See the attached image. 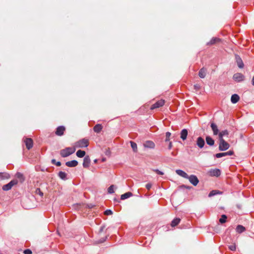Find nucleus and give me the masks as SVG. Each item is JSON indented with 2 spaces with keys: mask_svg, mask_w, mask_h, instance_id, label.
<instances>
[{
  "mask_svg": "<svg viewBox=\"0 0 254 254\" xmlns=\"http://www.w3.org/2000/svg\"><path fill=\"white\" fill-rule=\"evenodd\" d=\"M75 151V148L66 147L61 150L60 155L63 157H66L73 154Z\"/></svg>",
  "mask_w": 254,
  "mask_h": 254,
  "instance_id": "obj_1",
  "label": "nucleus"
},
{
  "mask_svg": "<svg viewBox=\"0 0 254 254\" xmlns=\"http://www.w3.org/2000/svg\"><path fill=\"white\" fill-rule=\"evenodd\" d=\"M219 150L220 151H226L230 147V144L226 142L223 138L219 139Z\"/></svg>",
  "mask_w": 254,
  "mask_h": 254,
  "instance_id": "obj_2",
  "label": "nucleus"
},
{
  "mask_svg": "<svg viewBox=\"0 0 254 254\" xmlns=\"http://www.w3.org/2000/svg\"><path fill=\"white\" fill-rule=\"evenodd\" d=\"M18 183V181L16 180H13L11 181L8 184L4 185L2 186V189L4 191H8L11 189L12 187L16 185Z\"/></svg>",
  "mask_w": 254,
  "mask_h": 254,
  "instance_id": "obj_3",
  "label": "nucleus"
},
{
  "mask_svg": "<svg viewBox=\"0 0 254 254\" xmlns=\"http://www.w3.org/2000/svg\"><path fill=\"white\" fill-rule=\"evenodd\" d=\"M75 144L76 146L79 148L87 147L88 145V141L87 139L83 138L76 142Z\"/></svg>",
  "mask_w": 254,
  "mask_h": 254,
  "instance_id": "obj_4",
  "label": "nucleus"
},
{
  "mask_svg": "<svg viewBox=\"0 0 254 254\" xmlns=\"http://www.w3.org/2000/svg\"><path fill=\"white\" fill-rule=\"evenodd\" d=\"M187 179H189L190 182L194 186H196L199 183L198 178L194 175H188V178H187Z\"/></svg>",
  "mask_w": 254,
  "mask_h": 254,
  "instance_id": "obj_5",
  "label": "nucleus"
},
{
  "mask_svg": "<svg viewBox=\"0 0 254 254\" xmlns=\"http://www.w3.org/2000/svg\"><path fill=\"white\" fill-rule=\"evenodd\" d=\"M208 174L211 177H219L221 175V171L219 169H211L208 171Z\"/></svg>",
  "mask_w": 254,
  "mask_h": 254,
  "instance_id": "obj_6",
  "label": "nucleus"
},
{
  "mask_svg": "<svg viewBox=\"0 0 254 254\" xmlns=\"http://www.w3.org/2000/svg\"><path fill=\"white\" fill-rule=\"evenodd\" d=\"M233 79L237 82H241L245 79V76L241 73H236L233 75Z\"/></svg>",
  "mask_w": 254,
  "mask_h": 254,
  "instance_id": "obj_7",
  "label": "nucleus"
},
{
  "mask_svg": "<svg viewBox=\"0 0 254 254\" xmlns=\"http://www.w3.org/2000/svg\"><path fill=\"white\" fill-rule=\"evenodd\" d=\"M65 130V128L64 126H59L56 128L55 134L58 136H62L64 135Z\"/></svg>",
  "mask_w": 254,
  "mask_h": 254,
  "instance_id": "obj_8",
  "label": "nucleus"
},
{
  "mask_svg": "<svg viewBox=\"0 0 254 254\" xmlns=\"http://www.w3.org/2000/svg\"><path fill=\"white\" fill-rule=\"evenodd\" d=\"M165 104V101L164 100H160L156 102L155 103L153 104L150 109L153 110L154 109L162 107Z\"/></svg>",
  "mask_w": 254,
  "mask_h": 254,
  "instance_id": "obj_9",
  "label": "nucleus"
},
{
  "mask_svg": "<svg viewBox=\"0 0 254 254\" xmlns=\"http://www.w3.org/2000/svg\"><path fill=\"white\" fill-rule=\"evenodd\" d=\"M235 60L238 67L240 68H243L244 66V64L241 58L239 55H235Z\"/></svg>",
  "mask_w": 254,
  "mask_h": 254,
  "instance_id": "obj_10",
  "label": "nucleus"
},
{
  "mask_svg": "<svg viewBox=\"0 0 254 254\" xmlns=\"http://www.w3.org/2000/svg\"><path fill=\"white\" fill-rule=\"evenodd\" d=\"M196 145L200 148H202L205 145V141L201 137H198L196 140Z\"/></svg>",
  "mask_w": 254,
  "mask_h": 254,
  "instance_id": "obj_11",
  "label": "nucleus"
},
{
  "mask_svg": "<svg viewBox=\"0 0 254 254\" xmlns=\"http://www.w3.org/2000/svg\"><path fill=\"white\" fill-rule=\"evenodd\" d=\"M90 158L89 156H86L83 159V167L84 168H87L89 167L90 164Z\"/></svg>",
  "mask_w": 254,
  "mask_h": 254,
  "instance_id": "obj_12",
  "label": "nucleus"
},
{
  "mask_svg": "<svg viewBox=\"0 0 254 254\" xmlns=\"http://www.w3.org/2000/svg\"><path fill=\"white\" fill-rule=\"evenodd\" d=\"M143 145H144V147H145V148H151V149L154 148L155 146L154 143L152 141H151V140L146 141L144 143Z\"/></svg>",
  "mask_w": 254,
  "mask_h": 254,
  "instance_id": "obj_13",
  "label": "nucleus"
},
{
  "mask_svg": "<svg viewBox=\"0 0 254 254\" xmlns=\"http://www.w3.org/2000/svg\"><path fill=\"white\" fill-rule=\"evenodd\" d=\"M26 148L29 150L33 147V140L30 138H26L24 141Z\"/></svg>",
  "mask_w": 254,
  "mask_h": 254,
  "instance_id": "obj_14",
  "label": "nucleus"
},
{
  "mask_svg": "<svg viewBox=\"0 0 254 254\" xmlns=\"http://www.w3.org/2000/svg\"><path fill=\"white\" fill-rule=\"evenodd\" d=\"M211 128L213 131V135H218L219 132L217 126L214 123H211L210 124Z\"/></svg>",
  "mask_w": 254,
  "mask_h": 254,
  "instance_id": "obj_15",
  "label": "nucleus"
},
{
  "mask_svg": "<svg viewBox=\"0 0 254 254\" xmlns=\"http://www.w3.org/2000/svg\"><path fill=\"white\" fill-rule=\"evenodd\" d=\"M206 144L210 146H212L214 145V140L210 136H206L205 138Z\"/></svg>",
  "mask_w": 254,
  "mask_h": 254,
  "instance_id": "obj_16",
  "label": "nucleus"
},
{
  "mask_svg": "<svg viewBox=\"0 0 254 254\" xmlns=\"http://www.w3.org/2000/svg\"><path fill=\"white\" fill-rule=\"evenodd\" d=\"M65 165L69 167H74L78 165V162L76 160H73L66 162Z\"/></svg>",
  "mask_w": 254,
  "mask_h": 254,
  "instance_id": "obj_17",
  "label": "nucleus"
},
{
  "mask_svg": "<svg viewBox=\"0 0 254 254\" xmlns=\"http://www.w3.org/2000/svg\"><path fill=\"white\" fill-rule=\"evenodd\" d=\"M176 173L179 176L187 179V178H188V175L184 171L180 170V169H177L176 170Z\"/></svg>",
  "mask_w": 254,
  "mask_h": 254,
  "instance_id": "obj_18",
  "label": "nucleus"
},
{
  "mask_svg": "<svg viewBox=\"0 0 254 254\" xmlns=\"http://www.w3.org/2000/svg\"><path fill=\"white\" fill-rule=\"evenodd\" d=\"M240 99L239 95L237 94H234L231 96V101L233 104L237 103Z\"/></svg>",
  "mask_w": 254,
  "mask_h": 254,
  "instance_id": "obj_19",
  "label": "nucleus"
},
{
  "mask_svg": "<svg viewBox=\"0 0 254 254\" xmlns=\"http://www.w3.org/2000/svg\"><path fill=\"white\" fill-rule=\"evenodd\" d=\"M188 131L187 129H183L181 132V138L182 140H185L187 139Z\"/></svg>",
  "mask_w": 254,
  "mask_h": 254,
  "instance_id": "obj_20",
  "label": "nucleus"
},
{
  "mask_svg": "<svg viewBox=\"0 0 254 254\" xmlns=\"http://www.w3.org/2000/svg\"><path fill=\"white\" fill-rule=\"evenodd\" d=\"M10 177V176L8 173L6 172H0V181L8 179Z\"/></svg>",
  "mask_w": 254,
  "mask_h": 254,
  "instance_id": "obj_21",
  "label": "nucleus"
},
{
  "mask_svg": "<svg viewBox=\"0 0 254 254\" xmlns=\"http://www.w3.org/2000/svg\"><path fill=\"white\" fill-rule=\"evenodd\" d=\"M228 134L229 131L227 129L219 132L218 134L219 139H221L222 138H223V136L228 135Z\"/></svg>",
  "mask_w": 254,
  "mask_h": 254,
  "instance_id": "obj_22",
  "label": "nucleus"
},
{
  "mask_svg": "<svg viewBox=\"0 0 254 254\" xmlns=\"http://www.w3.org/2000/svg\"><path fill=\"white\" fill-rule=\"evenodd\" d=\"M103 128V127L101 124H97L93 127V130L96 133H99Z\"/></svg>",
  "mask_w": 254,
  "mask_h": 254,
  "instance_id": "obj_23",
  "label": "nucleus"
},
{
  "mask_svg": "<svg viewBox=\"0 0 254 254\" xmlns=\"http://www.w3.org/2000/svg\"><path fill=\"white\" fill-rule=\"evenodd\" d=\"M206 70L204 67L201 68L198 72L199 76L201 78H204L206 76Z\"/></svg>",
  "mask_w": 254,
  "mask_h": 254,
  "instance_id": "obj_24",
  "label": "nucleus"
},
{
  "mask_svg": "<svg viewBox=\"0 0 254 254\" xmlns=\"http://www.w3.org/2000/svg\"><path fill=\"white\" fill-rule=\"evenodd\" d=\"M132 195H133V194L131 192H127L121 195V199L125 200L126 199L129 198L130 196H132Z\"/></svg>",
  "mask_w": 254,
  "mask_h": 254,
  "instance_id": "obj_25",
  "label": "nucleus"
},
{
  "mask_svg": "<svg viewBox=\"0 0 254 254\" xmlns=\"http://www.w3.org/2000/svg\"><path fill=\"white\" fill-rule=\"evenodd\" d=\"M58 176L63 180H66L67 179V174L64 172H59L58 173Z\"/></svg>",
  "mask_w": 254,
  "mask_h": 254,
  "instance_id": "obj_26",
  "label": "nucleus"
},
{
  "mask_svg": "<svg viewBox=\"0 0 254 254\" xmlns=\"http://www.w3.org/2000/svg\"><path fill=\"white\" fill-rule=\"evenodd\" d=\"M180 221L181 219L179 218H176L172 221L171 225L172 227H175L179 224Z\"/></svg>",
  "mask_w": 254,
  "mask_h": 254,
  "instance_id": "obj_27",
  "label": "nucleus"
},
{
  "mask_svg": "<svg viewBox=\"0 0 254 254\" xmlns=\"http://www.w3.org/2000/svg\"><path fill=\"white\" fill-rule=\"evenodd\" d=\"M220 39L216 37H213L211 39V40L207 43L208 45H211L215 44L217 42L220 41Z\"/></svg>",
  "mask_w": 254,
  "mask_h": 254,
  "instance_id": "obj_28",
  "label": "nucleus"
},
{
  "mask_svg": "<svg viewBox=\"0 0 254 254\" xmlns=\"http://www.w3.org/2000/svg\"><path fill=\"white\" fill-rule=\"evenodd\" d=\"M236 230L237 233L241 234L246 230V228L241 225H238L237 226Z\"/></svg>",
  "mask_w": 254,
  "mask_h": 254,
  "instance_id": "obj_29",
  "label": "nucleus"
},
{
  "mask_svg": "<svg viewBox=\"0 0 254 254\" xmlns=\"http://www.w3.org/2000/svg\"><path fill=\"white\" fill-rule=\"evenodd\" d=\"M222 192L217 190H212L209 192L208 196L211 197L218 194H222Z\"/></svg>",
  "mask_w": 254,
  "mask_h": 254,
  "instance_id": "obj_30",
  "label": "nucleus"
},
{
  "mask_svg": "<svg viewBox=\"0 0 254 254\" xmlns=\"http://www.w3.org/2000/svg\"><path fill=\"white\" fill-rule=\"evenodd\" d=\"M85 152L83 150H78L77 152H76V155L77 157H79V158H82V157H83L85 155Z\"/></svg>",
  "mask_w": 254,
  "mask_h": 254,
  "instance_id": "obj_31",
  "label": "nucleus"
},
{
  "mask_svg": "<svg viewBox=\"0 0 254 254\" xmlns=\"http://www.w3.org/2000/svg\"><path fill=\"white\" fill-rule=\"evenodd\" d=\"M130 143L131 147L133 151L134 152H136L137 151V146L136 143L135 142H133V141H130Z\"/></svg>",
  "mask_w": 254,
  "mask_h": 254,
  "instance_id": "obj_32",
  "label": "nucleus"
},
{
  "mask_svg": "<svg viewBox=\"0 0 254 254\" xmlns=\"http://www.w3.org/2000/svg\"><path fill=\"white\" fill-rule=\"evenodd\" d=\"M227 218V217L225 214L222 215L221 218L219 219L220 223L223 224L226 222Z\"/></svg>",
  "mask_w": 254,
  "mask_h": 254,
  "instance_id": "obj_33",
  "label": "nucleus"
},
{
  "mask_svg": "<svg viewBox=\"0 0 254 254\" xmlns=\"http://www.w3.org/2000/svg\"><path fill=\"white\" fill-rule=\"evenodd\" d=\"M226 156V152L218 153L214 155V156L217 158H219L222 157Z\"/></svg>",
  "mask_w": 254,
  "mask_h": 254,
  "instance_id": "obj_34",
  "label": "nucleus"
},
{
  "mask_svg": "<svg viewBox=\"0 0 254 254\" xmlns=\"http://www.w3.org/2000/svg\"><path fill=\"white\" fill-rule=\"evenodd\" d=\"M114 185H112L110 186L108 189V192L110 194L113 193L114 192Z\"/></svg>",
  "mask_w": 254,
  "mask_h": 254,
  "instance_id": "obj_35",
  "label": "nucleus"
},
{
  "mask_svg": "<svg viewBox=\"0 0 254 254\" xmlns=\"http://www.w3.org/2000/svg\"><path fill=\"white\" fill-rule=\"evenodd\" d=\"M52 163L53 164H55L57 166H60L61 165V162L60 161H56V160L54 159L52 160Z\"/></svg>",
  "mask_w": 254,
  "mask_h": 254,
  "instance_id": "obj_36",
  "label": "nucleus"
},
{
  "mask_svg": "<svg viewBox=\"0 0 254 254\" xmlns=\"http://www.w3.org/2000/svg\"><path fill=\"white\" fill-rule=\"evenodd\" d=\"M171 135V133L170 132H166V139L165 141L167 142L170 140V137Z\"/></svg>",
  "mask_w": 254,
  "mask_h": 254,
  "instance_id": "obj_37",
  "label": "nucleus"
},
{
  "mask_svg": "<svg viewBox=\"0 0 254 254\" xmlns=\"http://www.w3.org/2000/svg\"><path fill=\"white\" fill-rule=\"evenodd\" d=\"M104 214L107 215H110L113 214V211L111 209H107L105 211Z\"/></svg>",
  "mask_w": 254,
  "mask_h": 254,
  "instance_id": "obj_38",
  "label": "nucleus"
},
{
  "mask_svg": "<svg viewBox=\"0 0 254 254\" xmlns=\"http://www.w3.org/2000/svg\"><path fill=\"white\" fill-rule=\"evenodd\" d=\"M16 177L18 179H23V175L20 172H17L16 174Z\"/></svg>",
  "mask_w": 254,
  "mask_h": 254,
  "instance_id": "obj_39",
  "label": "nucleus"
},
{
  "mask_svg": "<svg viewBox=\"0 0 254 254\" xmlns=\"http://www.w3.org/2000/svg\"><path fill=\"white\" fill-rule=\"evenodd\" d=\"M35 192L37 194H39L40 196H43V193L41 191L39 188L36 189Z\"/></svg>",
  "mask_w": 254,
  "mask_h": 254,
  "instance_id": "obj_40",
  "label": "nucleus"
},
{
  "mask_svg": "<svg viewBox=\"0 0 254 254\" xmlns=\"http://www.w3.org/2000/svg\"><path fill=\"white\" fill-rule=\"evenodd\" d=\"M23 253L24 254H32V252L30 249H26L24 251Z\"/></svg>",
  "mask_w": 254,
  "mask_h": 254,
  "instance_id": "obj_41",
  "label": "nucleus"
},
{
  "mask_svg": "<svg viewBox=\"0 0 254 254\" xmlns=\"http://www.w3.org/2000/svg\"><path fill=\"white\" fill-rule=\"evenodd\" d=\"M229 248L231 251H234L236 250V246L235 245H232L229 246Z\"/></svg>",
  "mask_w": 254,
  "mask_h": 254,
  "instance_id": "obj_42",
  "label": "nucleus"
},
{
  "mask_svg": "<svg viewBox=\"0 0 254 254\" xmlns=\"http://www.w3.org/2000/svg\"><path fill=\"white\" fill-rule=\"evenodd\" d=\"M154 171L157 174L163 175L164 174V173L158 169H155L154 170Z\"/></svg>",
  "mask_w": 254,
  "mask_h": 254,
  "instance_id": "obj_43",
  "label": "nucleus"
},
{
  "mask_svg": "<svg viewBox=\"0 0 254 254\" xmlns=\"http://www.w3.org/2000/svg\"><path fill=\"white\" fill-rule=\"evenodd\" d=\"M226 156H231L234 154V151L233 150H229L226 152Z\"/></svg>",
  "mask_w": 254,
  "mask_h": 254,
  "instance_id": "obj_44",
  "label": "nucleus"
},
{
  "mask_svg": "<svg viewBox=\"0 0 254 254\" xmlns=\"http://www.w3.org/2000/svg\"><path fill=\"white\" fill-rule=\"evenodd\" d=\"M107 239V236H106L104 238H102L99 240V243H103Z\"/></svg>",
  "mask_w": 254,
  "mask_h": 254,
  "instance_id": "obj_45",
  "label": "nucleus"
},
{
  "mask_svg": "<svg viewBox=\"0 0 254 254\" xmlns=\"http://www.w3.org/2000/svg\"><path fill=\"white\" fill-rule=\"evenodd\" d=\"M145 187L148 190H149L152 187V184L151 183H148L145 185Z\"/></svg>",
  "mask_w": 254,
  "mask_h": 254,
  "instance_id": "obj_46",
  "label": "nucleus"
},
{
  "mask_svg": "<svg viewBox=\"0 0 254 254\" xmlns=\"http://www.w3.org/2000/svg\"><path fill=\"white\" fill-rule=\"evenodd\" d=\"M105 153L106 155L110 156L111 154V152L109 149H106V151L105 152Z\"/></svg>",
  "mask_w": 254,
  "mask_h": 254,
  "instance_id": "obj_47",
  "label": "nucleus"
},
{
  "mask_svg": "<svg viewBox=\"0 0 254 254\" xmlns=\"http://www.w3.org/2000/svg\"><path fill=\"white\" fill-rule=\"evenodd\" d=\"M181 187L182 188H186V189H189V190H190V189L191 188V187H190V186H186L185 185H182L181 186Z\"/></svg>",
  "mask_w": 254,
  "mask_h": 254,
  "instance_id": "obj_48",
  "label": "nucleus"
},
{
  "mask_svg": "<svg viewBox=\"0 0 254 254\" xmlns=\"http://www.w3.org/2000/svg\"><path fill=\"white\" fill-rule=\"evenodd\" d=\"M172 143L171 142H170L169 146H168V149H171L172 148Z\"/></svg>",
  "mask_w": 254,
  "mask_h": 254,
  "instance_id": "obj_49",
  "label": "nucleus"
},
{
  "mask_svg": "<svg viewBox=\"0 0 254 254\" xmlns=\"http://www.w3.org/2000/svg\"><path fill=\"white\" fill-rule=\"evenodd\" d=\"M194 87L195 89H198L199 88V86L197 84H195L194 85Z\"/></svg>",
  "mask_w": 254,
  "mask_h": 254,
  "instance_id": "obj_50",
  "label": "nucleus"
},
{
  "mask_svg": "<svg viewBox=\"0 0 254 254\" xmlns=\"http://www.w3.org/2000/svg\"><path fill=\"white\" fill-rule=\"evenodd\" d=\"M252 84L254 86V76H253L252 80Z\"/></svg>",
  "mask_w": 254,
  "mask_h": 254,
  "instance_id": "obj_51",
  "label": "nucleus"
},
{
  "mask_svg": "<svg viewBox=\"0 0 254 254\" xmlns=\"http://www.w3.org/2000/svg\"><path fill=\"white\" fill-rule=\"evenodd\" d=\"M104 229V227H101L100 229V232H102Z\"/></svg>",
  "mask_w": 254,
  "mask_h": 254,
  "instance_id": "obj_52",
  "label": "nucleus"
},
{
  "mask_svg": "<svg viewBox=\"0 0 254 254\" xmlns=\"http://www.w3.org/2000/svg\"><path fill=\"white\" fill-rule=\"evenodd\" d=\"M114 201H116V202H119V200L117 199V198H114Z\"/></svg>",
  "mask_w": 254,
  "mask_h": 254,
  "instance_id": "obj_53",
  "label": "nucleus"
},
{
  "mask_svg": "<svg viewBox=\"0 0 254 254\" xmlns=\"http://www.w3.org/2000/svg\"><path fill=\"white\" fill-rule=\"evenodd\" d=\"M97 159H95V160H94V162L95 163H96V162H97Z\"/></svg>",
  "mask_w": 254,
  "mask_h": 254,
  "instance_id": "obj_54",
  "label": "nucleus"
}]
</instances>
